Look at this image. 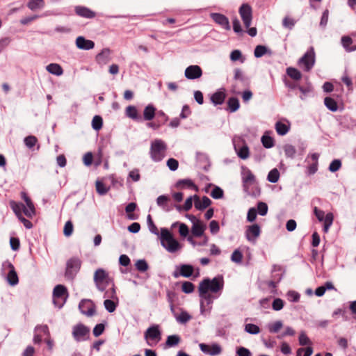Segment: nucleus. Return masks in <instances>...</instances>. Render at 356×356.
Returning <instances> with one entry per match:
<instances>
[{
	"mask_svg": "<svg viewBox=\"0 0 356 356\" xmlns=\"http://www.w3.org/2000/svg\"><path fill=\"white\" fill-rule=\"evenodd\" d=\"M224 287L223 276L219 275L212 280L204 278L200 282L198 286V291L202 294H206L209 291L213 293H218L222 291Z\"/></svg>",
	"mask_w": 356,
	"mask_h": 356,
	"instance_id": "f257e3e1",
	"label": "nucleus"
},
{
	"mask_svg": "<svg viewBox=\"0 0 356 356\" xmlns=\"http://www.w3.org/2000/svg\"><path fill=\"white\" fill-rule=\"evenodd\" d=\"M161 245L170 252H175L181 248L179 243L174 238L172 233L166 228L161 229Z\"/></svg>",
	"mask_w": 356,
	"mask_h": 356,
	"instance_id": "f03ea898",
	"label": "nucleus"
},
{
	"mask_svg": "<svg viewBox=\"0 0 356 356\" xmlns=\"http://www.w3.org/2000/svg\"><path fill=\"white\" fill-rule=\"evenodd\" d=\"M113 282V279L109 276L108 273L105 270L98 268L95 272L94 282L99 291L103 292Z\"/></svg>",
	"mask_w": 356,
	"mask_h": 356,
	"instance_id": "7ed1b4c3",
	"label": "nucleus"
},
{
	"mask_svg": "<svg viewBox=\"0 0 356 356\" xmlns=\"http://www.w3.org/2000/svg\"><path fill=\"white\" fill-rule=\"evenodd\" d=\"M167 145L164 141L161 139H156L151 143L149 154L151 159L155 162H159L163 160L165 156Z\"/></svg>",
	"mask_w": 356,
	"mask_h": 356,
	"instance_id": "20e7f679",
	"label": "nucleus"
},
{
	"mask_svg": "<svg viewBox=\"0 0 356 356\" xmlns=\"http://www.w3.org/2000/svg\"><path fill=\"white\" fill-rule=\"evenodd\" d=\"M69 296L67 289L62 284L56 285L53 290V302L55 307L60 309L66 302Z\"/></svg>",
	"mask_w": 356,
	"mask_h": 356,
	"instance_id": "39448f33",
	"label": "nucleus"
},
{
	"mask_svg": "<svg viewBox=\"0 0 356 356\" xmlns=\"http://www.w3.org/2000/svg\"><path fill=\"white\" fill-rule=\"evenodd\" d=\"M145 339L150 346L156 345L161 339V332L159 325L149 327L144 333Z\"/></svg>",
	"mask_w": 356,
	"mask_h": 356,
	"instance_id": "423d86ee",
	"label": "nucleus"
},
{
	"mask_svg": "<svg viewBox=\"0 0 356 356\" xmlns=\"http://www.w3.org/2000/svg\"><path fill=\"white\" fill-rule=\"evenodd\" d=\"M81 266V261L78 257H72L67 261L65 277L67 280H73Z\"/></svg>",
	"mask_w": 356,
	"mask_h": 356,
	"instance_id": "0eeeda50",
	"label": "nucleus"
},
{
	"mask_svg": "<svg viewBox=\"0 0 356 356\" xmlns=\"http://www.w3.org/2000/svg\"><path fill=\"white\" fill-rule=\"evenodd\" d=\"M72 334L76 342L84 341L90 339V330L82 323H79L73 326Z\"/></svg>",
	"mask_w": 356,
	"mask_h": 356,
	"instance_id": "6e6552de",
	"label": "nucleus"
},
{
	"mask_svg": "<svg viewBox=\"0 0 356 356\" xmlns=\"http://www.w3.org/2000/svg\"><path fill=\"white\" fill-rule=\"evenodd\" d=\"M315 63V52L313 47H311L307 52L298 60L299 65H303L305 70L309 72L314 67Z\"/></svg>",
	"mask_w": 356,
	"mask_h": 356,
	"instance_id": "1a4fd4ad",
	"label": "nucleus"
},
{
	"mask_svg": "<svg viewBox=\"0 0 356 356\" xmlns=\"http://www.w3.org/2000/svg\"><path fill=\"white\" fill-rule=\"evenodd\" d=\"M156 204L165 212H170L174 208H176L179 211H181V206L173 204L168 195H161L159 196L156 199Z\"/></svg>",
	"mask_w": 356,
	"mask_h": 356,
	"instance_id": "9d476101",
	"label": "nucleus"
},
{
	"mask_svg": "<svg viewBox=\"0 0 356 356\" xmlns=\"http://www.w3.org/2000/svg\"><path fill=\"white\" fill-rule=\"evenodd\" d=\"M314 213L320 222L324 221L323 230L325 232H327L332 224L334 219L333 214L330 212L325 215V212L316 207L314 208Z\"/></svg>",
	"mask_w": 356,
	"mask_h": 356,
	"instance_id": "9b49d317",
	"label": "nucleus"
},
{
	"mask_svg": "<svg viewBox=\"0 0 356 356\" xmlns=\"http://www.w3.org/2000/svg\"><path fill=\"white\" fill-rule=\"evenodd\" d=\"M238 13L245 28H249L252 20V8L248 3H243L239 9Z\"/></svg>",
	"mask_w": 356,
	"mask_h": 356,
	"instance_id": "f8f14e48",
	"label": "nucleus"
},
{
	"mask_svg": "<svg viewBox=\"0 0 356 356\" xmlns=\"http://www.w3.org/2000/svg\"><path fill=\"white\" fill-rule=\"evenodd\" d=\"M155 120L147 123V127L154 130L159 129L161 126L164 125L169 120L168 116L161 110L157 111L154 117Z\"/></svg>",
	"mask_w": 356,
	"mask_h": 356,
	"instance_id": "ddd939ff",
	"label": "nucleus"
},
{
	"mask_svg": "<svg viewBox=\"0 0 356 356\" xmlns=\"http://www.w3.org/2000/svg\"><path fill=\"white\" fill-rule=\"evenodd\" d=\"M79 308L82 314L88 316H92L95 314V305L91 300L83 299L81 300Z\"/></svg>",
	"mask_w": 356,
	"mask_h": 356,
	"instance_id": "4468645a",
	"label": "nucleus"
},
{
	"mask_svg": "<svg viewBox=\"0 0 356 356\" xmlns=\"http://www.w3.org/2000/svg\"><path fill=\"white\" fill-rule=\"evenodd\" d=\"M3 267L9 270L7 275L8 282L11 286L17 284L19 282V278L14 266L10 261H7L3 264Z\"/></svg>",
	"mask_w": 356,
	"mask_h": 356,
	"instance_id": "2eb2a0df",
	"label": "nucleus"
},
{
	"mask_svg": "<svg viewBox=\"0 0 356 356\" xmlns=\"http://www.w3.org/2000/svg\"><path fill=\"white\" fill-rule=\"evenodd\" d=\"M210 17L215 23L220 26L225 30L229 31L231 29L229 19L225 15L218 13H212L210 14Z\"/></svg>",
	"mask_w": 356,
	"mask_h": 356,
	"instance_id": "dca6fc26",
	"label": "nucleus"
},
{
	"mask_svg": "<svg viewBox=\"0 0 356 356\" xmlns=\"http://www.w3.org/2000/svg\"><path fill=\"white\" fill-rule=\"evenodd\" d=\"M21 197L24 200L28 208L24 206V215L28 218H33L35 215V208L31 198L24 191L21 192Z\"/></svg>",
	"mask_w": 356,
	"mask_h": 356,
	"instance_id": "f3484780",
	"label": "nucleus"
},
{
	"mask_svg": "<svg viewBox=\"0 0 356 356\" xmlns=\"http://www.w3.org/2000/svg\"><path fill=\"white\" fill-rule=\"evenodd\" d=\"M184 75L188 79H197L202 76V70L199 65H192L186 68Z\"/></svg>",
	"mask_w": 356,
	"mask_h": 356,
	"instance_id": "a211bd4d",
	"label": "nucleus"
},
{
	"mask_svg": "<svg viewBox=\"0 0 356 356\" xmlns=\"http://www.w3.org/2000/svg\"><path fill=\"white\" fill-rule=\"evenodd\" d=\"M261 234V228L257 224L248 226L245 231V236L248 241H254Z\"/></svg>",
	"mask_w": 356,
	"mask_h": 356,
	"instance_id": "6ab92c4d",
	"label": "nucleus"
},
{
	"mask_svg": "<svg viewBox=\"0 0 356 356\" xmlns=\"http://www.w3.org/2000/svg\"><path fill=\"white\" fill-rule=\"evenodd\" d=\"M74 12L76 15L86 19H92L96 16L94 11L83 6H76L74 8Z\"/></svg>",
	"mask_w": 356,
	"mask_h": 356,
	"instance_id": "aec40b11",
	"label": "nucleus"
},
{
	"mask_svg": "<svg viewBox=\"0 0 356 356\" xmlns=\"http://www.w3.org/2000/svg\"><path fill=\"white\" fill-rule=\"evenodd\" d=\"M194 205L195 207L200 211H202L211 204V200L207 196H203L200 200L197 195H194Z\"/></svg>",
	"mask_w": 356,
	"mask_h": 356,
	"instance_id": "412c9836",
	"label": "nucleus"
},
{
	"mask_svg": "<svg viewBox=\"0 0 356 356\" xmlns=\"http://www.w3.org/2000/svg\"><path fill=\"white\" fill-rule=\"evenodd\" d=\"M175 186L178 189L181 190L189 188L196 192L199 191L198 186L196 184H195V183L190 179H184L178 180L176 183Z\"/></svg>",
	"mask_w": 356,
	"mask_h": 356,
	"instance_id": "4be33fe9",
	"label": "nucleus"
},
{
	"mask_svg": "<svg viewBox=\"0 0 356 356\" xmlns=\"http://www.w3.org/2000/svg\"><path fill=\"white\" fill-rule=\"evenodd\" d=\"M193 266L190 264H182L179 266V272L175 271L173 276L178 277L179 276H183L184 277H189L193 273Z\"/></svg>",
	"mask_w": 356,
	"mask_h": 356,
	"instance_id": "5701e85b",
	"label": "nucleus"
},
{
	"mask_svg": "<svg viewBox=\"0 0 356 356\" xmlns=\"http://www.w3.org/2000/svg\"><path fill=\"white\" fill-rule=\"evenodd\" d=\"M76 44L79 49L84 50H90L95 47V42L92 40H87L83 36H79L76 39Z\"/></svg>",
	"mask_w": 356,
	"mask_h": 356,
	"instance_id": "b1692460",
	"label": "nucleus"
},
{
	"mask_svg": "<svg viewBox=\"0 0 356 356\" xmlns=\"http://www.w3.org/2000/svg\"><path fill=\"white\" fill-rule=\"evenodd\" d=\"M341 45L347 52H352L356 50L355 41L348 35H344L341 39Z\"/></svg>",
	"mask_w": 356,
	"mask_h": 356,
	"instance_id": "393cba45",
	"label": "nucleus"
},
{
	"mask_svg": "<svg viewBox=\"0 0 356 356\" xmlns=\"http://www.w3.org/2000/svg\"><path fill=\"white\" fill-rule=\"evenodd\" d=\"M244 191L249 195L257 197L261 193V189L257 181L248 184V187L243 185Z\"/></svg>",
	"mask_w": 356,
	"mask_h": 356,
	"instance_id": "a878e982",
	"label": "nucleus"
},
{
	"mask_svg": "<svg viewBox=\"0 0 356 356\" xmlns=\"http://www.w3.org/2000/svg\"><path fill=\"white\" fill-rule=\"evenodd\" d=\"M156 108L153 104H148L144 108L142 120L148 121V122H150L156 116Z\"/></svg>",
	"mask_w": 356,
	"mask_h": 356,
	"instance_id": "bb28decb",
	"label": "nucleus"
},
{
	"mask_svg": "<svg viewBox=\"0 0 356 356\" xmlns=\"http://www.w3.org/2000/svg\"><path fill=\"white\" fill-rule=\"evenodd\" d=\"M96 61L99 65H106L111 60V50L108 48L103 49L100 53L96 56Z\"/></svg>",
	"mask_w": 356,
	"mask_h": 356,
	"instance_id": "cd10ccee",
	"label": "nucleus"
},
{
	"mask_svg": "<svg viewBox=\"0 0 356 356\" xmlns=\"http://www.w3.org/2000/svg\"><path fill=\"white\" fill-rule=\"evenodd\" d=\"M226 98L225 88H221L214 92L211 97V101L214 105H220L223 104Z\"/></svg>",
	"mask_w": 356,
	"mask_h": 356,
	"instance_id": "c85d7f7f",
	"label": "nucleus"
},
{
	"mask_svg": "<svg viewBox=\"0 0 356 356\" xmlns=\"http://www.w3.org/2000/svg\"><path fill=\"white\" fill-rule=\"evenodd\" d=\"M310 156L313 162L307 167L306 173L308 175L315 174L318 170V165L319 154L318 153H313Z\"/></svg>",
	"mask_w": 356,
	"mask_h": 356,
	"instance_id": "c756f323",
	"label": "nucleus"
},
{
	"mask_svg": "<svg viewBox=\"0 0 356 356\" xmlns=\"http://www.w3.org/2000/svg\"><path fill=\"white\" fill-rule=\"evenodd\" d=\"M205 229L206 225L201 220H197L193 222L191 233L195 237H200L203 235Z\"/></svg>",
	"mask_w": 356,
	"mask_h": 356,
	"instance_id": "7c9ffc66",
	"label": "nucleus"
},
{
	"mask_svg": "<svg viewBox=\"0 0 356 356\" xmlns=\"http://www.w3.org/2000/svg\"><path fill=\"white\" fill-rule=\"evenodd\" d=\"M298 89L301 92L300 97L302 99L312 94L314 91L313 86L309 82H306L304 85H298Z\"/></svg>",
	"mask_w": 356,
	"mask_h": 356,
	"instance_id": "2f4dec72",
	"label": "nucleus"
},
{
	"mask_svg": "<svg viewBox=\"0 0 356 356\" xmlns=\"http://www.w3.org/2000/svg\"><path fill=\"white\" fill-rule=\"evenodd\" d=\"M199 296L201 298L200 301V310L201 313H204L205 311V304L207 305H210L213 303V298L211 294L209 293H207L206 294H202L201 293H199Z\"/></svg>",
	"mask_w": 356,
	"mask_h": 356,
	"instance_id": "473e14b6",
	"label": "nucleus"
},
{
	"mask_svg": "<svg viewBox=\"0 0 356 356\" xmlns=\"http://www.w3.org/2000/svg\"><path fill=\"white\" fill-rule=\"evenodd\" d=\"M10 207L17 218L22 216V212L24 213V204L11 200L9 202Z\"/></svg>",
	"mask_w": 356,
	"mask_h": 356,
	"instance_id": "72a5a7b5",
	"label": "nucleus"
},
{
	"mask_svg": "<svg viewBox=\"0 0 356 356\" xmlns=\"http://www.w3.org/2000/svg\"><path fill=\"white\" fill-rule=\"evenodd\" d=\"M126 115L129 118L135 120L140 122L142 121V117L138 115L137 108L134 106H129L126 108Z\"/></svg>",
	"mask_w": 356,
	"mask_h": 356,
	"instance_id": "f704fd0d",
	"label": "nucleus"
},
{
	"mask_svg": "<svg viewBox=\"0 0 356 356\" xmlns=\"http://www.w3.org/2000/svg\"><path fill=\"white\" fill-rule=\"evenodd\" d=\"M242 181L243 185H245L248 187V184L254 182L256 181L255 177L251 170L248 168H243L242 172Z\"/></svg>",
	"mask_w": 356,
	"mask_h": 356,
	"instance_id": "c9c22d12",
	"label": "nucleus"
},
{
	"mask_svg": "<svg viewBox=\"0 0 356 356\" xmlns=\"http://www.w3.org/2000/svg\"><path fill=\"white\" fill-rule=\"evenodd\" d=\"M104 298L106 299L115 300L117 302H119V299L118 298L115 289V285L114 282L110 284L108 289H105Z\"/></svg>",
	"mask_w": 356,
	"mask_h": 356,
	"instance_id": "e433bc0d",
	"label": "nucleus"
},
{
	"mask_svg": "<svg viewBox=\"0 0 356 356\" xmlns=\"http://www.w3.org/2000/svg\"><path fill=\"white\" fill-rule=\"evenodd\" d=\"M275 129L276 132L280 136L286 135L290 130V124H285L281 121H277L275 124Z\"/></svg>",
	"mask_w": 356,
	"mask_h": 356,
	"instance_id": "4c0bfd02",
	"label": "nucleus"
},
{
	"mask_svg": "<svg viewBox=\"0 0 356 356\" xmlns=\"http://www.w3.org/2000/svg\"><path fill=\"white\" fill-rule=\"evenodd\" d=\"M46 70L50 74L60 76L63 73L62 67L57 63H50L46 67Z\"/></svg>",
	"mask_w": 356,
	"mask_h": 356,
	"instance_id": "58836bf2",
	"label": "nucleus"
},
{
	"mask_svg": "<svg viewBox=\"0 0 356 356\" xmlns=\"http://www.w3.org/2000/svg\"><path fill=\"white\" fill-rule=\"evenodd\" d=\"M227 104V110L231 113H234V112L236 111L240 107V104H239V101H238V98L234 97H232L229 98Z\"/></svg>",
	"mask_w": 356,
	"mask_h": 356,
	"instance_id": "ea45409f",
	"label": "nucleus"
},
{
	"mask_svg": "<svg viewBox=\"0 0 356 356\" xmlns=\"http://www.w3.org/2000/svg\"><path fill=\"white\" fill-rule=\"evenodd\" d=\"M286 74L294 81H299L302 78V73L296 68L289 67L286 70Z\"/></svg>",
	"mask_w": 356,
	"mask_h": 356,
	"instance_id": "a19ab883",
	"label": "nucleus"
},
{
	"mask_svg": "<svg viewBox=\"0 0 356 356\" xmlns=\"http://www.w3.org/2000/svg\"><path fill=\"white\" fill-rule=\"evenodd\" d=\"M325 106L331 111L335 112L338 110V104L337 102L330 97H326L324 99Z\"/></svg>",
	"mask_w": 356,
	"mask_h": 356,
	"instance_id": "79ce46f5",
	"label": "nucleus"
},
{
	"mask_svg": "<svg viewBox=\"0 0 356 356\" xmlns=\"http://www.w3.org/2000/svg\"><path fill=\"white\" fill-rule=\"evenodd\" d=\"M172 313L176 320L180 323H186L191 318V315L186 311H181L179 315L175 312Z\"/></svg>",
	"mask_w": 356,
	"mask_h": 356,
	"instance_id": "37998d69",
	"label": "nucleus"
},
{
	"mask_svg": "<svg viewBox=\"0 0 356 356\" xmlns=\"http://www.w3.org/2000/svg\"><path fill=\"white\" fill-rule=\"evenodd\" d=\"M136 204L134 203V202H131V203H129L126 207H125V211L126 213H127V218L130 220H136L137 219L138 216L134 213H132V212H134L135 211V209H136Z\"/></svg>",
	"mask_w": 356,
	"mask_h": 356,
	"instance_id": "c03bdc74",
	"label": "nucleus"
},
{
	"mask_svg": "<svg viewBox=\"0 0 356 356\" xmlns=\"http://www.w3.org/2000/svg\"><path fill=\"white\" fill-rule=\"evenodd\" d=\"M181 341V338L179 335L173 334L170 335L167 337L165 341V346L168 348L175 346L179 344Z\"/></svg>",
	"mask_w": 356,
	"mask_h": 356,
	"instance_id": "a18cd8bd",
	"label": "nucleus"
},
{
	"mask_svg": "<svg viewBox=\"0 0 356 356\" xmlns=\"http://www.w3.org/2000/svg\"><path fill=\"white\" fill-rule=\"evenodd\" d=\"M44 6V0H30L27 3V7L31 10L42 8Z\"/></svg>",
	"mask_w": 356,
	"mask_h": 356,
	"instance_id": "49530a36",
	"label": "nucleus"
},
{
	"mask_svg": "<svg viewBox=\"0 0 356 356\" xmlns=\"http://www.w3.org/2000/svg\"><path fill=\"white\" fill-rule=\"evenodd\" d=\"M118 302L115 300L106 299L104 305L108 312L112 313L116 309Z\"/></svg>",
	"mask_w": 356,
	"mask_h": 356,
	"instance_id": "de8ad7c7",
	"label": "nucleus"
},
{
	"mask_svg": "<svg viewBox=\"0 0 356 356\" xmlns=\"http://www.w3.org/2000/svg\"><path fill=\"white\" fill-rule=\"evenodd\" d=\"M280 178V172L277 168L272 169L268 175L267 180L271 183H276Z\"/></svg>",
	"mask_w": 356,
	"mask_h": 356,
	"instance_id": "09e8293b",
	"label": "nucleus"
},
{
	"mask_svg": "<svg viewBox=\"0 0 356 356\" xmlns=\"http://www.w3.org/2000/svg\"><path fill=\"white\" fill-rule=\"evenodd\" d=\"M261 143L263 146L268 149L273 147L275 145V140L273 138L267 135H264L261 137Z\"/></svg>",
	"mask_w": 356,
	"mask_h": 356,
	"instance_id": "8fccbe9b",
	"label": "nucleus"
},
{
	"mask_svg": "<svg viewBox=\"0 0 356 356\" xmlns=\"http://www.w3.org/2000/svg\"><path fill=\"white\" fill-rule=\"evenodd\" d=\"M24 143L28 148L32 149L37 144L38 138L31 135L24 138Z\"/></svg>",
	"mask_w": 356,
	"mask_h": 356,
	"instance_id": "3c124183",
	"label": "nucleus"
},
{
	"mask_svg": "<svg viewBox=\"0 0 356 356\" xmlns=\"http://www.w3.org/2000/svg\"><path fill=\"white\" fill-rule=\"evenodd\" d=\"M103 125L102 118L99 115H95L92 120V127L95 131H99Z\"/></svg>",
	"mask_w": 356,
	"mask_h": 356,
	"instance_id": "603ef678",
	"label": "nucleus"
},
{
	"mask_svg": "<svg viewBox=\"0 0 356 356\" xmlns=\"http://www.w3.org/2000/svg\"><path fill=\"white\" fill-rule=\"evenodd\" d=\"M284 151L286 156L291 159H293L295 156L296 153V149L295 147L289 144H286L284 146Z\"/></svg>",
	"mask_w": 356,
	"mask_h": 356,
	"instance_id": "864d4df0",
	"label": "nucleus"
},
{
	"mask_svg": "<svg viewBox=\"0 0 356 356\" xmlns=\"http://www.w3.org/2000/svg\"><path fill=\"white\" fill-rule=\"evenodd\" d=\"M282 326V322L281 321H277L273 323L269 324L268 329L270 333H277Z\"/></svg>",
	"mask_w": 356,
	"mask_h": 356,
	"instance_id": "5fc2aeb1",
	"label": "nucleus"
},
{
	"mask_svg": "<svg viewBox=\"0 0 356 356\" xmlns=\"http://www.w3.org/2000/svg\"><path fill=\"white\" fill-rule=\"evenodd\" d=\"M245 332L252 334H257L259 333L260 329L259 327L255 324L252 323H248L245 325Z\"/></svg>",
	"mask_w": 356,
	"mask_h": 356,
	"instance_id": "6e6d98bb",
	"label": "nucleus"
},
{
	"mask_svg": "<svg viewBox=\"0 0 356 356\" xmlns=\"http://www.w3.org/2000/svg\"><path fill=\"white\" fill-rule=\"evenodd\" d=\"M96 191L99 195H103L107 193L108 188H107L102 181H97Z\"/></svg>",
	"mask_w": 356,
	"mask_h": 356,
	"instance_id": "4d7b16f0",
	"label": "nucleus"
},
{
	"mask_svg": "<svg viewBox=\"0 0 356 356\" xmlns=\"http://www.w3.org/2000/svg\"><path fill=\"white\" fill-rule=\"evenodd\" d=\"M195 289V285L188 281H185L182 283L181 290L185 293H191Z\"/></svg>",
	"mask_w": 356,
	"mask_h": 356,
	"instance_id": "13d9d810",
	"label": "nucleus"
},
{
	"mask_svg": "<svg viewBox=\"0 0 356 356\" xmlns=\"http://www.w3.org/2000/svg\"><path fill=\"white\" fill-rule=\"evenodd\" d=\"M147 225H148L149 231L152 234L159 235V229H158L157 227L156 226V225L154 224V221L152 220V216L150 214H149L147 216Z\"/></svg>",
	"mask_w": 356,
	"mask_h": 356,
	"instance_id": "bf43d9fd",
	"label": "nucleus"
},
{
	"mask_svg": "<svg viewBox=\"0 0 356 356\" xmlns=\"http://www.w3.org/2000/svg\"><path fill=\"white\" fill-rule=\"evenodd\" d=\"M296 22V20H294L293 18L286 16L282 20V26L284 28L291 30L295 26Z\"/></svg>",
	"mask_w": 356,
	"mask_h": 356,
	"instance_id": "052dcab7",
	"label": "nucleus"
},
{
	"mask_svg": "<svg viewBox=\"0 0 356 356\" xmlns=\"http://www.w3.org/2000/svg\"><path fill=\"white\" fill-rule=\"evenodd\" d=\"M268 49L264 45H257L254 51V54L256 58H260L267 53Z\"/></svg>",
	"mask_w": 356,
	"mask_h": 356,
	"instance_id": "680f3d73",
	"label": "nucleus"
},
{
	"mask_svg": "<svg viewBox=\"0 0 356 356\" xmlns=\"http://www.w3.org/2000/svg\"><path fill=\"white\" fill-rule=\"evenodd\" d=\"M136 269L140 272H145L148 269V264L145 259H140L136 261Z\"/></svg>",
	"mask_w": 356,
	"mask_h": 356,
	"instance_id": "e2e57ef3",
	"label": "nucleus"
},
{
	"mask_svg": "<svg viewBox=\"0 0 356 356\" xmlns=\"http://www.w3.org/2000/svg\"><path fill=\"white\" fill-rule=\"evenodd\" d=\"M224 192L222 188L215 186L211 192V196L214 199H220L223 197Z\"/></svg>",
	"mask_w": 356,
	"mask_h": 356,
	"instance_id": "0e129e2a",
	"label": "nucleus"
},
{
	"mask_svg": "<svg viewBox=\"0 0 356 356\" xmlns=\"http://www.w3.org/2000/svg\"><path fill=\"white\" fill-rule=\"evenodd\" d=\"M341 167V162L339 159H334L333 160L330 165H329V170L332 172H335L338 171Z\"/></svg>",
	"mask_w": 356,
	"mask_h": 356,
	"instance_id": "69168bd1",
	"label": "nucleus"
},
{
	"mask_svg": "<svg viewBox=\"0 0 356 356\" xmlns=\"http://www.w3.org/2000/svg\"><path fill=\"white\" fill-rule=\"evenodd\" d=\"M249 148L247 145H243L239 148L238 156L242 159H246L249 157Z\"/></svg>",
	"mask_w": 356,
	"mask_h": 356,
	"instance_id": "338daca9",
	"label": "nucleus"
},
{
	"mask_svg": "<svg viewBox=\"0 0 356 356\" xmlns=\"http://www.w3.org/2000/svg\"><path fill=\"white\" fill-rule=\"evenodd\" d=\"M257 211L261 216H265L268 212V205L266 203L263 202H259L257 204Z\"/></svg>",
	"mask_w": 356,
	"mask_h": 356,
	"instance_id": "774afa93",
	"label": "nucleus"
}]
</instances>
